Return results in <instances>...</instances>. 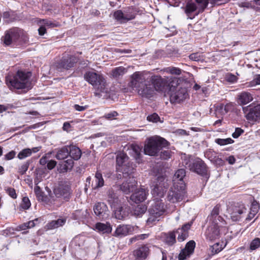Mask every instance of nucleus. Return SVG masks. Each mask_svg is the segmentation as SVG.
I'll return each mask as SVG.
<instances>
[{
  "instance_id": "1",
  "label": "nucleus",
  "mask_w": 260,
  "mask_h": 260,
  "mask_svg": "<svg viewBox=\"0 0 260 260\" xmlns=\"http://www.w3.org/2000/svg\"><path fill=\"white\" fill-rule=\"evenodd\" d=\"M143 72H136L130 77L128 86L136 89L138 94L143 97L150 98L154 94V90L148 79Z\"/></svg>"
},
{
  "instance_id": "2",
  "label": "nucleus",
  "mask_w": 260,
  "mask_h": 260,
  "mask_svg": "<svg viewBox=\"0 0 260 260\" xmlns=\"http://www.w3.org/2000/svg\"><path fill=\"white\" fill-rule=\"evenodd\" d=\"M31 76L30 72L18 71L14 76L9 75L6 78V82L11 89L30 88L29 78Z\"/></svg>"
},
{
  "instance_id": "3",
  "label": "nucleus",
  "mask_w": 260,
  "mask_h": 260,
  "mask_svg": "<svg viewBox=\"0 0 260 260\" xmlns=\"http://www.w3.org/2000/svg\"><path fill=\"white\" fill-rule=\"evenodd\" d=\"M84 77L93 86L95 89L96 95L102 96V93H104L108 91L106 81L101 75L92 72H88L84 74Z\"/></svg>"
},
{
  "instance_id": "4",
  "label": "nucleus",
  "mask_w": 260,
  "mask_h": 260,
  "mask_svg": "<svg viewBox=\"0 0 260 260\" xmlns=\"http://www.w3.org/2000/svg\"><path fill=\"white\" fill-rule=\"evenodd\" d=\"M169 145L168 142L161 137L150 138L145 145L144 151L145 154L155 156L159 152L162 147Z\"/></svg>"
},
{
  "instance_id": "5",
  "label": "nucleus",
  "mask_w": 260,
  "mask_h": 260,
  "mask_svg": "<svg viewBox=\"0 0 260 260\" xmlns=\"http://www.w3.org/2000/svg\"><path fill=\"white\" fill-rule=\"evenodd\" d=\"M116 169L122 172L123 175L128 176L135 173V169L129 157L123 152H119L116 155Z\"/></svg>"
},
{
  "instance_id": "6",
  "label": "nucleus",
  "mask_w": 260,
  "mask_h": 260,
  "mask_svg": "<svg viewBox=\"0 0 260 260\" xmlns=\"http://www.w3.org/2000/svg\"><path fill=\"white\" fill-rule=\"evenodd\" d=\"M169 186L167 180L162 175H159L151 186V193L154 200H161Z\"/></svg>"
},
{
  "instance_id": "7",
  "label": "nucleus",
  "mask_w": 260,
  "mask_h": 260,
  "mask_svg": "<svg viewBox=\"0 0 260 260\" xmlns=\"http://www.w3.org/2000/svg\"><path fill=\"white\" fill-rule=\"evenodd\" d=\"M154 201V203L149 209V216L147 220L148 225L154 224L156 221H158V218L166 211V206L161 200Z\"/></svg>"
},
{
  "instance_id": "8",
  "label": "nucleus",
  "mask_w": 260,
  "mask_h": 260,
  "mask_svg": "<svg viewBox=\"0 0 260 260\" xmlns=\"http://www.w3.org/2000/svg\"><path fill=\"white\" fill-rule=\"evenodd\" d=\"M168 95L170 102L172 104L179 103L183 101L188 96L187 90L185 88H179L173 85H171L165 96Z\"/></svg>"
},
{
  "instance_id": "9",
  "label": "nucleus",
  "mask_w": 260,
  "mask_h": 260,
  "mask_svg": "<svg viewBox=\"0 0 260 260\" xmlns=\"http://www.w3.org/2000/svg\"><path fill=\"white\" fill-rule=\"evenodd\" d=\"M185 193V183L182 182L180 185L174 184L168 192V200L173 203L180 202L183 200Z\"/></svg>"
},
{
  "instance_id": "10",
  "label": "nucleus",
  "mask_w": 260,
  "mask_h": 260,
  "mask_svg": "<svg viewBox=\"0 0 260 260\" xmlns=\"http://www.w3.org/2000/svg\"><path fill=\"white\" fill-rule=\"evenodd\" d=\"M149 83L151 82L153 90L158 91H164L166 88L171 86L169 83V80L168 77L162 78L160 75L152 76L149 80Z\"/></svg>"
},
{
  "instance_id": "11",
  "label": "nucleus",
  "mask_w": 260,
  "mask_h": 260,
  "mask_svg": "<svg viewBox=\"0 0 260 260\" xmlns=\"http://www.w3.org/2000/svg\"><path fill=\"white\" fill-rule=\"evenodd\" d=\"M54 193L57 198H61L68 201L71 198L72 190L71 185L68 182H61L54 189Z\"/></svg>"
},
{
  "instance_id": "12",
  "label": "nucleus",
  "mask_w": 260,
  "mask_h": 260,
  "mask_svg": "<svg viewBox=\"0 0 260 260\" xmlns=\"http://www.w3.org/2000/svg\"><path fill=\"white\" fill-rule=\"evenodd\" d=\"M22 34V30L19 28H12L5 32L2 40L6 45L9 46L15 43Z\"/></svg>"
},
{
  "instance_id": "13",
  "label": "nucleus",
  "mask_w": 260,
  "mask_h": 260,
  "mask_svg": "<svg viewBox=\"0 0 260 260\" xmlns=\"http://www.w3.org/2000/svg\"><path fill=\"white\" fill-rule=\"evenodd\" d=\"M243 111L247 120L251 122L260 121V104L243 107Z\"/></svg>"
},
{
  "instance_id": "14",
  "label": "nucleus",
  "mask_w": 260,
  "mask_h": 260,
  "mask_svg": "<svg viewBox=\"0 0 260 260\" xmlns=\"http://www.w3.org/2000/svg\"><path fill=\"white\" fill-rule=\"evenodd\" d=\"M77 61V59L75 56L70 55L63 56L60 61L56 63V68L58 71L69 70L73 67Z\"/></svg>"
},
{
  "instance_id": "15",
  "label": "nucleus",
  "mask_w": 260,
  "mask_h": 260,
  "mask_svg": "<svg viewBox=\"0 0 260 260\" xmlns=\"http://www.w3.org/2000/svg\"><path fill=\"white\" fill-rule=\"evenodd\" d=\"M126 180L120 185V189L124 193L128 194L135 190L137 181L133 174L128 176L123 175Z\"/></svg>"
},
{
  "instance_id": "16",
  "label": "nucleus",
  "mask_w": 260,
  "mask_h": 260,
  "mask_svg": "<svg viewBox=\"0 0 260 260\" xmlns=\"http://www.w3.org/2000/svg\"><path fill=\"white\" fill-rule=\"evenodd\" d=\"M94 214L100 219L107 218L109 215V210L106 204L103 202L96 203L93 208Z\"/></svg>"
},
{
  "instance_id": "17",
  "label": "nucleus",
  "mask_w": 260,
  "mask_h": 260,
  "mask_svg": "<svg viewBox=\"0 0 260 260\" xmlns=\"http://www.w3.org/2000/svg\"><path fill=\"white\" fill-rule=\"evenodd\" d=\"M218 222L212 223L207 229L205 235L206 238L210 241L215 240L219 237V226Z\"/></svg>"
},
{
  "instance_id": "18",
  "label": "nucleus",
  "mask_w": 260,
  "mask_h": 260,
  "mask_svg": "<svg viewBox=\"0 0 260 260\" xmlns=\"http://www.w3.org/2000/svg\"><path fill=\"white\" fill-rule=\"evenodd\" d=\"M195 246L196 243L194 241L191 240L187 242L178 256L179 260H184L189 257L193 253Z\"/></svg>"
},
{
  "instance_id": "19",
  "label": "nucleus",
  "mask_w": 260,
  "mask_h": 260,
  "mask_svg": "<svg viewBox=\"0 0 260 260\" xmlns=\"http://www.w3.org/2000/svg\"><path fill=\"white\" fill-rule=\"evenodd\" d=\"M188 168L192 172L200 175H203L206 173V165L200 159L197 160L192 163L189 164Z\"/></svg>"
},
{
  "instance_id": "20",
  "label": "nucleus",
  "mask_w": 260,
  "mask_h": 260,
  "mask_svg": "<svg viewBox=\"0 0 260 260\" xmlns=\"http://www.w3.org/2000/svg\"><path fill=\"white\" fill-rule=\"evenodd\" d=\"M135 228H137V227L129 224L119 225L116 228L114 233V235L117 237L125 236L128 234H132L135 230Z\"/></svg>"
},
{
  "instance_id": "21",
  "label": "nucleus",
  "mask_w": 260,
  "mask_h": 260,
  "mask_svg": "<svg viewBox=\"0 0 260 260\" xmlns=\"http://www.w3.org/2000/svg\"><path fill=\"white\" fill-rule=\"evenodd\" d=\"M246 208L243 205L235 206L229 209L231 214V217L233 221H237L240 218V215L245 213Z\"/></svg>"
},
{
  "instance_id": "22",
  "label": "nucleus",
  "mask_w": 260,
  "mask_h": 260,
  "mask_svg": "<svg viewBox=\"0 0 260 260\" xmlns=\"http://www.w3.org/2000/svg\"><path fill=\"white\" fill-rule=\"evenodd\" d=\"M147 192L145 189L141 188L135 192L130 197V199L136 204L142 202L146 199Z\"/></svg>"
},
{
  "instance_id": "23",
  "label": "nucleus",
  "mask_w": 260,
  "mask_h": 260,
  "mask_svg": "<svg viewBox=\"0 0 260 260\" xmlns=\"http://www.w3.org/2000/svg\"><path fill=\"white\" fill-rule=\"evenodd\" d=\"M192 223V222H190L184 224L181 229H179L176 231V233L178 234L177 239L179 241H183L188 237V230L190 229Z\"/></svg>"
},
{
  "instance_id": "24",
  "label": "nucleus",
  "mask_w": 260,
  "mask_h": 260,
  "mask_svg": "<svg viewBox=\"0 0 260 260\" xmlns=\"http://www.w3.org/2000/svg\"><path fill=\"white\" fill-rule=\"evenodd\" d=\"M107 201L111 208H115L121 203L116 193L113 189H109L107 192Z\"/></svg>"
},
{
  "instance_id": "25",
  "label": "nucleus",
  "mask_w": 260,
  "mask_h": 260,
  "mask_svg": "<svg viewBox=\"0 0 260 260\" xmlns=\"http://www.w3.org/2000/svg\"><path fill=\"white\" fill-rule=\"evenodd\" d=\"M253 100V97L251 93L243 91L240 93L237 98V102L240 105H246Z\"/></svg>"
},
{
  "instance_id": "26",
  "label": "nucleus",
  "mask_w": 260,
  "mask_h": 260,
  "mask_svg": "<svg viewBox=\"0 0 260 260\" xmlns=\"http://www.w3.org/2000/svg\"><path fill=\"white\" fill-rule=\"evenodd\" d=\"M74 166V161L72 158L60 162L59 164L58 170L59 173H65L72 169Z\"/></svg>"
},
{
  "instance_id": "27",
  "label": "nucleus",
  "mask_w": 260,
  "mask_h": 260,
  "mask_svg": "<svg viewBox=\"0 0 260 260\" xmlns=\"http://www.w3.org/2000/svg\"><path fill=\"white\" fill-rule=\"evenodd\" d=\"M149 249L145 245L142 246L134 251V255L139 259H145L148 255Z\"/></svg>"
},
{
  "instance_id": "28",
  "label": "nucleus",
  "mask_w": 260,
  "mask_h": 260,
  "mask_svg": "<svg viewBox=\"0 0 260 260\" xmlns=\"http://www.w3.org/2000/svg\"><path fill=\"white\" fill-rule=\"evenodd\" d=\"M104 185V180L102 175L100 172H96L95 175L94 180L91 184L93 189H96L103 187Z\"/></svg>"
},
{
  "instance_id": "29",
  "label": "nucleus",
  "mask_w": 260,
  "mask_h": 260,
  "mask_svg": "<svg viewBox=\"0 0 260 260\" xmlns=\"http://www.w3.org/2000/svg\"><path fill=\"white\" fill-rule=\"evenodd\" d=\"M186 172L183 169L178 170L175 173L173 177V184H177L180 185L181 183H184L183 178L185 176Z\"/></svg>"
},
{
  "instance_id": "30",
  "label": "nucleus",
  "mask_w": 260,
  "mask_h": 260,
  "mask_svg": "<svg viewBox=\"0 0 260 260\" xmlns=\"http://www.w3.org/2000/svg\"><path fill=\"white\" fill-rule=\"evenodd\" d=\"M69 155L72 159L75 160H79L82 155L81 150L77 147L74 145L69 146Z\"/></svg>"
},
{
  "instance_id": "31",
  "label": "nucleus",
  "mask_w": 260,
  "mask_h": 260,
  "mask_svg": "<svg viewBox=\"0 0 260 260\" xmlns=\"http://www.w3.org/2000/svg\"><path fill=\"white\" fill-rule=\"evenodd\" d=\"M69 156V146H65L57 149L55 158L58 160H63Z\"/></svg>"
},
{
  "instance_id": "32",
  "label": "nucleus",
  "mask_w": 260,
  "mask_h": 260,
  "mask_svg": "<svg viewBox=\"0 0 260 260\" xmlns=\"http://www.w3.org/2000/svg\"><path fill=\"white\" fill-rule=\"evenodd\" d=\"M114 210L115 217L116 219L122 220L127 216V213L123 210L121 203L115 208H112Z\"/></svg>"
},
{
  "instance_id": "33",
  "label": "nucleus",
  "mask_w": 260,
  "mask_h": 260,
  "mask_svg": "<svg viewBox=\"0 0 260 260\" xmlns=\"http://www.w3.org/2000/svg\"><path fill=\"white\" fill-rule=\"evenodd\" d=\"M199 10V6L192 2L187 3L185 7V12L188 16L192 13H195L196 15H198L200 13Z\"/></svg>"
},
{
  "instance_id": "34",
  "label": "nucleus",
  "mask_w": 260,
  "mask_h": 260,
  "mask_svg": "<svg viewBox=\"0 0 260 260\" xmlns=\"http://www.w3.org/2000/svg\"><path fill=\"white\" fill-rule=\"evenodd\" d=\"M66 221L64 218L58 219L56 220H52L48 223L45 228L47 230H52L57 228L59 226L63 225Z\"/></svg>"
},
{
  "instance_id": "35",
  "label": "nucleus",
  "mask_w": 260,
  "mask_h": 260,
  "mask_svg": "<svg viewBox=\"0 0 260 260\" xmlns=\"http://www.w3.org/2000/svg\"><path fill=\"white\" fill-rule=\"evenodd\" d=\"M95 228L102 233H110L112 231V228L109 223L99 222L95 224Z\"/></svg>"
},
{
  "instance_id": "36",
  "label": "nucleus",
  "mask_w": 260,
  "mask_h": 260,
  "mask_svg": "<svg viewBox=\"0 0 260 260\" xmlns=\"http://www.w3.org/2000/svg\"><path fill=\"white\" fill-rule=\"evenodd\" d=\"M219 211V208L217 205L213 209L210 217V220H212V223L218 222L217 221H220L222 219V217L218 215Z\"/></svg>"
},
{
  "instance_id": "37",
  "label": "nucleus",
  "mask_w": 260,
  "mask_h": 260,
  "mask_svg": "<svg viewBox=\"0 0 260 260\" xmlns=\"http://www.w3.org/2000/svg\"><path fill=\"white\" fill-rule=\"evenodd\" d=\"M127 71V70L123 67H119L114 68L112 71V75L114 78H119L120 76H123Z\"/></svg>"
},
{
  "instance_id": "38",
  "label": "nucleus",
  "mask_w": 260,
  "mask_h": 260,
  "mask_svg": "<svg viewBox=\"0 0 260 260\" xmlns=\"http://www.w3.org/2000/svg\"><path fill=\"white\" fill-rule=\"evenodd\" d=\"M147 210V207L144 205H138L134 209V214L137 216H141Z\"/></svg>"
},
{
  "instance_id": "39",
  "label": "nucleus",
  "mask_w": 260,
  "mask_h": 260,
  "mask_svg": "<svg viewBox=\"0 0 260 260\" xmlns=\"http://www.w3.org/2000/svg\"><path fill=\"white\" fill-rule=\"evenodd\" d=\"M189 58L190 59L196 61H203L204 60L205 57L201 53L196 52V53H193L191 54L189 56Z\"/></svg>"
},
{
  "instance_id": "40",
  "label": "nucleus",
  "mask_w": 260,
  "mask_h": 260,
  "mask_svg": "<svg viewBox=\"0 0 260 260\" xmlns=\"http://www.w3.org/2000/svg\"><path fill=\"white\" fill-rule=\"evenodd\" d=\"M197 4L199 6V12H203L207 7L209 0H194Z\"/></svg>"
},
{
  "instance_id": "41",
  "label": "nucleus",
  "mask_w": 260,
  "mask_h": 260,
  "mask_svg": "<svg viewBox=\"0 0 260 260\" xmlns=\"http://www.w3.org/2000/svg\"><path fill=\"white\" fill-rule=\"evenodd\" d=\"M32 154V151L29 148H25L21 151L18 154V157L20 159H24L26 157L30 156Z\"/></svg>"
},
{
  "instance_id": "42",
  "label": "nucleus",
  "mask_w": 260,
  "mask_h": 260,
  "mask_svg": "<svg viewBox=\"0 0 260 260\" xmlns=\"http://www.w3.org/2000/svg\"><path fill=\"white\" fill-rule=\"evenodd\" d=\"M215 142L219 145L223 146L225 145L229 144H232L234 143V140L231 138H226V139H216L215 140Z\"/></svg>"
},
{
  "instance_id": "43",
  "label": "nucleus",
  "mask_w": 260,
  "mask_h": 260,
  "mask_svg": "<svg viewBox=\"0 0 260 260\" xmlns=\"http://www.w3.org/2000/svg\"><path fill=\"white\" fill-rule=\"evenodd\" d=\"M132 151L133 152V155L134 157L138 160V162H140V156H141V149L138 146H134L132 147Z\"/></svg>"
},
{
  "instance_id": "44",
  "label": "nucleus",
  "mask_w": 260,
  "mask_h": 260,
  "mask_svg": "<svg viewBox=\"0 0 260 260\" xmlns=\"http://www.w3.org/2000/svg\"><path fill=\"white\" fill-rule=\"evenodd\" d=\"M38 219H36L34 220L29 221L26 223L20 225V228L22 230H25L26 228H31L35 226V221H37Z\"/></svg>"
},
{
  "instance_id": "45",
  "label": "nucleus",
  "mask_w": 260,
  "mask_h": 260,
  "mask_svg": "<svg viewBox=\"0 0 260 260\" xmlns=\"http://www.w3.org/2000/svg\"><path fill=\"white\" fill-rule=\"evenodd\" d=\"M209 250L211 252V254L214 255L219 252L221 249L219 247V244L216 243L210 247Z\"/></svg>"
},
{
  "instance_id": "46",
  "label": "nucleus",
  "mask_w": 260,
  "mask_h": 260,
  "mask_svg": "<svg viewBox=\"0 0 260 260\" xmlns=\"http://www.w3.org/2000/svg\"><path fill=\"white\" fill-rule=\"evenodd\" d=\"M114 17L117 20L120 21L121 23L123 22L124 13L121 10H118L115 12Z\"/></svg>"
},
{
  "instance_id": "47",
  "label": "nucleus",
  "mask_w": 260,
  "mask_h": 260,
  "mask_svg": "<svg viewBox=\"0 0 260 260\" xmlns=\"http://www.w3.org/2000/svg\"><path fill=\"white\" fill-rule=\"evenodd\" d=\"M40 22L45 27H48L52 28V27H56L57 26V24H56L53 22H52L50 20H47V19H42L40 21Z\"/></svg>"
},
{
  "instance_id": "48",
  "label": "nucleus",
  "mask_w": 260,
  "mask_h": 260,
  "mask_svg": "<svg viewBox=\"0 0 260 260\" xmlns=\"http://www.w3.org/2000/svg\"><path fill=\"white\" fill-rule=\"evenodd\" d=\"M260 246V239L258 238H255L250 243V248L251 250H255Z\"/></svg>"
},
{
  "instance_id": "49",
  "label": "nucleus",
  "mask_w": 260,
  "mask_h": 260,
  "mask_svg": "<svg viewBox=\"0 0 260 260\" xmlns=\"http://www.w3.org/2000/svg\"><path fill=\"white\" fill-rule=\"evenodd\" d=\"M175 234L174 233H171L169 234V235L168 237H167L166 239V242L168 244L171 245L175 242Z\"/></svg>"
},
{
  "instance_id": "50",
  "label": "nucleus",
  "mask_w": 260,
  "mask_h": 260,
  "mask_svg": "<svg viewBox=\"0 0 260 260\" xmlns=\"http://www.w3.org/2000/svg\"><path fill=\"white\" fill-rule=\"evenodd\" d=\"M21 206L24 209H28L30 207V202L27 197H25L23 198Z\"/></svg>"
},
{
  "instance_id": "51",
  "label": "nucleus",
  "mask_w": 260,
  "mask_h": 260,
  "mask_svg": "<svg viewBox=\"0 0 260 260\" xmlns=\"http://www.w3.org/2000/svg\"><path fill=\"white\" fill-rule=\"evenodd\" d=\"M260 84V75L255 76L252 81L248 83V87H253L256 85Z\"/></svg>"
},
{
  "instance_id": "52",
  "label": "nucleus",
  "mask_w": 260,
  "mask_h": 260,
  "mask_svg": "<svg viewBox=\"0 0 260 260\" xmlns=\"http://www.w3.org/2000/svg\"><path fill=\"white\" fill-rule=\"evenodd\" d=\"M167 72L171 73V74L179 75L181 74V70L179 68L175 67H170L166 69Z\"/></svg>"
},
{
  "instance_id": "53",
  "label": "nucleus",
  "mask_w": 260,
  "mask_h": 260,
  "mask_svg": "<svg viewBox=\"0 0 260 260\" xmlns=\"http://www.w3.org/2000/svg\"><path fill=\"white\" fill-rule=\"evenodd\" d=\"M171 151L169 150H162L160 152V157L164 159H168L171 157Z\"/></svg>"
},
{
  "instance_id": "54",
  "label": "nucleus",
  "mask_w": 260,
  "mask_h": 260,
  "mask_svg": "<svg viewBox=\"0 0 260 260\" xmlns=\"http://www.w3.org/2000/svg\"><path fill=\"white\" fill-rule=\"evenodd\" d=\"M135 17V15L134 13L124 12L123 22H126L129 20H132L134 19Z\"/></svg>"
},
{
  "instance_id": "55",
  "label": "nucleus",
  "mask_w": 260,
  "mask_h": 260,
  "mask_svg": "<svg viewBox=\"0 0 260 260\" xmlns=\"http://www.w3.org/2000/svg\"><path fill=\"white\" fill-rule=\"evenodd\" d=\"M29 165V162L28 161L25 162L19 168V172L22 175L24 174L26 172V171L28 170Z\"/></svg>"
},
{
  "instance_id": "56",
  "label": "nucleus",
  "mask_w": 260,
  "mask_h": 260,
  "mask_svg": "<svg viewBox=\"0 0 260 260\" xmlns=\"http://www.w3.org/2000/svg\"><path fill=\"white\" fill-rule=\"evenodd\" d=\"M118 115V113L116 111H112L110 113L106 114L104 115V117L106 119H109V120H112L115 119V118Z\"/></svg>"
},
{
  "instance_id": "57",
  "label": "nucleus",
  "mask_w": 260,
  "mask_h": 260,
  "mask_svg": "<svg viewBox=\"0 0 260 260\" xmlns=\"http://www.w3.org/2000/svg\"><path fill=\"white\" fill-rule=\"evenodd\" d=\"M223 108H224V110L225 111V112L228 113V112L231 111L233 110L234 105L232 103L228 104L225 105V106H224L223 105H220V108L221 109H223Z\"/></svg>"
},
{
  "instance_id": "58",
  "label": "nucleus",
  "mask_w": 260,
  "mask_h": 260,
  "mask_svg": "<svg viewBox=\"0 0 260 260\" xmlns=\"http://www.w3.org/2000/svg\"><path fill=\"white\" fill-rule=\"evenodd\" d=\"M237 77L233 74H228L225 76L226 80L231 83H234L237 80Z\"/></svg>"
},
{
  "instance_id": "59",
  "label": "nucleus",
  "mask_w": 260,
  "mask_h": 260,
  "mask_svg": "<svg viewBox=\"0 0 260 260\" xmlns=\"http://www.w3.org/2000/svg\"><path fill=\"white\" fill-rule=\"evenodd\" d=\"M35 192L39 199L43 200V192L41 190V188L39 186H36L34 188Z\"/></svg>"
},
{
  "instance_id": "60",
  "label": "nucleus",
  "mask_w": 260,
  "mask_h": 260,
  "mask_svg": "<svg viewBox=\"0 0 260 260\" xmlns=\"http://www.w3.org/2000/svg\"><path fill=\"white\" fill-rule=\"evenodd\" d=\"M244 133V131L241 128L237 127L235 129V131L232 134V137L234 138H238L242 133Z\"/></svg>"
},
{
  "instance_id": "61",
  "label": "nucleus",
  "mask_w": 260,
  "mask_h": 260,
  "mask_svg": "<svg viewBox=\"0 0 260 260\" xmlns=\"http://www.w3.org/2000/svg\"><path fill=\"white\" fill-rule=\"evenodd\" d=\"M259 207L258 203L256 201H253L251 204V211L255 213L257 212L259 210Z\"/></svg>"
},
{
  "instance_id": "62",
  "label": "nucleus",
  "mask_w": 260,
  "mask_h": 260,
  "mask_svg": "<svg viewBox=\"0 0 260 260\" xmlns=\"http://www.w3.org/2000/svg\"><path fill=\"white\" fill-rule=\"evenodd\" d=\"M147 119L149 121L156 122L159 119V117L156 113H153V114L148 116Z\"/></svg>"
},
{
  "instance_id": "63",
  "label": "nucleus",
  "mask_w": 260,
  "mask_h": 260,
  "mask_svg": "<svg viewBox=\"0 0 260 260\" xmlns=\"http://www.w3.org/2000/svg\"><path fill=\"white\" fill-rule=\"evenodd\" d=\"M7 192L9 195L13 199H16L17 198V194L15 190L13 188H9L7 189Z\"/></svg>"
},
{
  "instance_id": "64",
  "label": "nucleus",
  "mask_w": 260,
  "mask_h": 260,
  "mask_svg": "<svg viewBox=\"0 0 260 260\" xmlns=\"http://www.w3.org/2000/svg\"><path fill=\"white\" fill-rule=\"evenodd\" d=\"M74 108L78 111H83L87 109L88 108V105H85V106H80L77 104L74 105L73 106Z\"/></svg>"
}]
</instances>
